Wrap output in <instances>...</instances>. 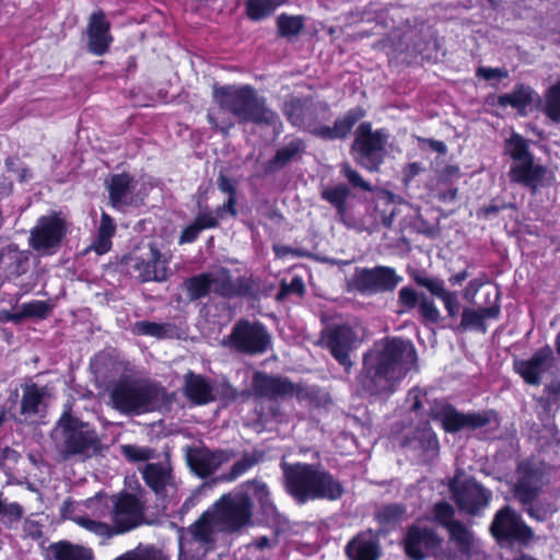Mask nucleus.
<instances>
[{"label": "nucleus", "instance_id": "1", "mask_svg": "<svg viewBox=\"0 0 560 560\" xmlns=\"http://www.w3.org/2000/svg\"><path fill=\"white\" fill-rule=\"evenodd\" d=\"M416 362L417 350L410 340L385 337L363 353L358 385L363 395L386 398L397 390Z\"/></svg>", "mask_w": 560, "mask_h": 560}, {"label": "nucleus", "instance_id": "2", "mask_svg": "<svg viewBox=\"0 0 560 560\" xmlns=\"http://www.w3.org/2000/svg\"><path fill=\"white\" fill-rule=\"evenodd\" d=\"M325 101L315 102L312 96H291L284 101L281 110L287 121L323 141L345 140L353 127L366 116L363 106L349 108L335 119L332 126L320 122V114L329 112Z\"/></svg>", "mask_w": 560, "mask_h": 560}, {"label": "nucleus", "instance_id": "3", "mask_svg": "<svg viewBox=\"0 0 560 560\" xmlns=\"http://www.w3.org/2000/svg\"><path fill=\"white\" fill-rule=\"evenodd\" d=\"M285 491L299 504L308 501H337L345 493L343 486L326 469L308 463L282 464Z\"/></svg>", "mask_w": 560, "mask_h": 560}, {"label": "nucleus", "instance_id": "4", "mask_svg": "<svg viewBox=\"0 0 560 560\" xmlns=\"http://www.w3.org/2000/svg\"><path fill=\"white\" fill-rule=\"evenodd\" d=\"M213 98L222 110L234 115L241 124L272 127L279 122V115L266 105V100L249 84L214 85Z\"/></svg>", "mask_w": 560, "mask_h": 560}, {"label": "nucleus", "instance_id": "5", "mask_svg": "<svg viewBox=\"0 0 560 560\" xmlns=\"http://www.w3.org/2000/svg\"><path fill=\"white\" fill-rule=\"evenodd\" d=\"M166 389L158 382L120 378L112 387V407L122 415H141L156 408Z\"/></svg>", "mask_w": 560, "mask_h": 560}, {"label": "nucleus", "instance_id": "6", "mask_svg": "<svg viewBox=\"0 0 560 560\" xmlns=\"http://www.w3.org/2000/svg\"><path fill=\"white\" fill-rule=\"evenodd\" d=\"M353 136L350 154L355 163L368 172H378L387 154L388 130L373 129L371 121H361Z\"/></svg>", "mask_w": 560, "mask_h": 560}, {"label": "nucleus", "instance_id": "7", "mask_svg": "<svg viewBox=\"0 0 560 560\" xmlns=\"http://www.w3.org/2000/svg\"><path fill=\"white\" fill-rule=\"evenodd\" d=\"M516 475L517 482L514 486V495L525 506L530 517L545 521L557 511V506L550 502L534 504L542 485L544 469L540 463L524 460L518 465Z\"/></svg>", "mask_w": 560, "mask_h": 560}, {"label": "nucleus", "instance_id": "8", "mask_svg": "<svg viewBox=\"0 0 560 560\" xmlns=\"http://www.w3.org/2000/svg\"><path fill=\"white\" fill-rule=\"evenodd\" d=\"M217 518L208 508L179 539L178 560H203L217 547Z\"/></svg>", "mask_w": 560, "mask_h": 560}, {"label": "nucleus", "instance_id": "9", "mask_svg": "<svg viewBox=\"0 0 560 560\" xmlns=\"http://www.w3.org/2000/svg\"><path fill=\"white\" fill-rule=\"evenodd\" d=\"M58 427L66 456L88 455L90 452L96 454L101 451V440L95 428L73 416L70 407L62 412Z\"/></svg>", "mask_w": 560, "mask_h": 560}, {"label": "nucleus", "instance_id": "10", "mask_svg": "<svg viewBox=\"0 0 560 560\" xmlns=\"http://www.w3.org/2000/svg\"><path fill=\"white\" fill-rule=\"evenodd\" d=\"M209 509L226 532H240L252 523L253 501L247 492L222 494Z\"/></svg>", "mask_w": 560, "mask_h": 560}, {"label": "nucleus", "instance_id": "11", "mask_svg": "<svg viewBox=\"0 0 560 560\" xmlns=\"http://www.w3.org/2000/svg\"><path fill=\"white\" fill-rule=\"evenodd\" d=\"M118 270L135 277L141 283L164 282L170 277L167 261L162 259V253L153 244L149 245V252L145 255H124L118 262Z\"/></svg>", "mask_w": 560, "mask_h": 560}, {"label": "nucleus", "instance_id": "12", "mask_svg": "<svg viewBox=\"0 0 560 560\" xmlns=\"http://www.w3.org/2000/svg\"><path fill=\"white\" fill-rule=\"evenodd\" d=\"M225 343L237 353L257 355L271 348V336L260 322L242 318L234 324Z\"/></svg>", "mask_w": 560, "mask_h": 560}, {"label": "nucleus", "instance_id": "13", "mask_svg": "<svg viewBox=\"0 0 560 560\" xmlns=\"http://www.w3.org/2000/svg\"><path fill=\"white\" fill-rule=\"evenodd\" d=\"M110 524L117 535L127 534L139 527L144 521V508L138 497L122 490L112 494L105 502Z\"/></svg>", "mask_w": 560, "mask_h": 560}, {"label": "nucleus", "instance_id": "14", "mask_svg": "<svg viewBox=\"0 0 560 560\" xmlns=\"http://www.w3.org/2000/svg\"><path fill=\"white\" fill-rule=\"evenodd\" d=\"M430 417L440 422L445 431L452 433L464 429L476 430L488 424H499L497 413L492 410L463 413L444 401L434 402Z\"/></svg>", "mask_w": 560, "mask_h": 560}, {"label": "nucleus", "instance_id": "15", "mask_svg": "<svg viewBox=\"0 0 560 560\" xmlns=\"http://www.w3.org/2000/svg\"><path fill=\"white\" fill-rule=\"evenodd\" d=\"M67 233V221L60 213L42 215L30 231L28 245L43 256L52 255L61 246Z\"/></svg>", "mask_w": 560, "mask_h": 560}, {"label": "nucleus", "instance_id": "16", "mask_svg": "<svg viewBox=\"0 0 560 560\" xmlns=\"http://www.w3.org/2000/svg\"><path fill=\"white\" fill-rule=\"evenodd\" d=\"M402 277L394 268L376 266L373 268H357L353 276L355 289L361 293L376 294L394 291Z\"/></svg>", "mask_w": 560, "mask_h": 560}, {"label": "nucleus", "instance_id": "17", "mask_svg": "<svg viewBox=\"0 0 560 560\" xmlns=\"http://www.w3.org/2000/svg\"><path fill=\"white\" fill-rule=\"evenodd\" d=\"M450 490L459 510L470 515H478L489 505L492 498L491 491L472 479L463 482L454 479Z\"/></svg>", "mask_w": 560, "mask_h": 560}, {"label": "nucleus", "instance_id": "18", "mask_svg": "<svg viewBox=\"0 0 560 560\" xmlns=\"http://www.w3.org/2000/svg\"><path fill=\"white\" fill-rule=\"evenodd\" d=\"M235 457L233 450H214L202 446L186 447V463L189 469L200 479L212 476L222 464Z\"/></svg>", "mask_w": 560, "mask_h": 560}, {"label": "nucleus", "instance_id": "19", "mask_svg": "<svg viewBox=\"0 0 560 560\" xmlns=\"http://www.w3.org/2000/svg\"><path fill=\"white\" fill-rule=\"evenodd\" d=\"M322 342L342 366L352 365L350 353L354 349L357 334L349 325H332L322 331Z\"/></svg>", "mask_w": 560, "mask_h": 560}, {"label": "nucleus", "instance_id": "20", "mask_svg": "<svg viewBox=\"0 0 560 560\" xmlns=\"http://www.w3.org/2000/svg\"><path fill=\"white\" fill-rule=\"evenodd\" d=\"M490 529L498 540L526 542L533 537L532 529L510 506H504L495 513Z\"/></svg>", "mask_w": 560, "mask_h": 560}, {"label": "nucleus", "instance_id": "21", "mask_svg": "<svg viewBox=\"0 0 560 560\" xmlns=\"http://www.w3.org/2000/svg\"><path fill=\"white\" fill-rule=\"evenodd\" d=\"M292 388L293 382L287 376L255 371L252 377L253 396L267 399L270 402L290 398Z\"/></svg>", "mask_w": 560, "mask_h": 560}, {"label": "nucleus", "instance_id": "22", "mask_svg": "<svg viewBox=\"0 0 560 560\" xmlns=\"http://www.w3.org/2000/svg\"><path fill=\"white\" fill-rule=\"evenodd\" d=\"M348 560H381L383 556L380 532L365 528L352 536L345 546Z\"/></svg>", "mask_w": 560, "mask_h": 560}, {"label": "nucleus", "instance_id": "23", "mask_svg": "<svg viewBox=\"0 0 560 560\" xmlns=\"http://www.w3.org/2000/svg\"><path fill=\"white\" fill-rule=\"evenodd\" d=\"M88 49L94 56H104L114 40L110 34V23L103 10L93 12L89 19Z\"/></svg>", "mask_w": 560, "mask_h": 560}, {"label": "nucleus", "instance_id": "24", "mask_svg": "<svg viewBox=\"0 0 560 560\" xmlns=\"http://www.w3.org/2000/svg\"><path fill=\"white\" fill-rule=\"evenodd\" d=\"M244 486L249 489L253 499L258 504L262 521L267 525L280 527L287 523V520L273 503L269 487L264 480L259 478L249 479Z\"/></svg>", "mask_w": 560, "mask_h": 560}, {"label": "nucleus", "instance_id": "25", "mask_svg": "<svg viewBox=\"0 0 560 560\" xmlns=\"http://www.w3.org/2000/svg\"><path fill=\"white\" fill-rule=\"evenodd\" d=\"M552 361V350L547 346L537 350L527 360H516L514 368L526 383L538 385L541 382L542 375L551 368Z\"/></svg>", "mask_w": 560, "mask_h": 560}, {"label": "nucleus", "instance_id": "26", "mask_svg": "<svg viewBox=\"0 0 560 560\" xmlns=\"http://www.w3.org/2000/svg\"><path fill=\"white\" fill-rule=\"evenodd\" d=\"M218 284L215 295L225 300L234 298L254 299L258 292V285L253 276H241L233 280L230 270L226 268H222L221 281Z\"/></svg>", "mask_w": 560, "mask_h": 560}, {"label": "nucleus", "instance_id": "27", "mask_svg": "<svg viewBox=\"0 0 560 560\" xmlns=\"http://www.w3.org/2000/svg\"><path fill=\"white\" fill-rule=\"evenodd\" d=\"M546 174L547 168L536 163L534 156L518 163H512L509 171L511 182L528 187L533 192L544 185Z\"/></svg>", "mask_w": 560, "mask_h": 560}, {"label": "nucleus", "instance_id": "28", "mask_svg": "<svg viewBox=\"0 0 560 560\" xmlns=\"http://www.w3.org/2000/svg\"><path fill=\"white\" fill-rule=\"evenodd\" d=\"M183 393L195 406H205L215 400L210 380L192 371L184 375Z\"/></svg>", "mask_w": 560, "mask_h": 560}, {"label": "nucleus", "instance_id": "29", "mask_svg": "<svg viewBox=\"0 0 560 560\" xmlns=\"http://www.w3.org/2000/svg\"><path fill=\"white\" fill-rule=\"evenodd\" d=\"M306 144L301 138H293L291 141L279 148L275 155L264 164L265 174H273L283 170L288 164L301 160L305 152Z\"/></svg>", "mask_w": 560, "mask_h": 560}, {"label": "nucleus", "instance_id": "30", "mask_svg": "<svg viewBox=\"0 0 560 560\" xmlns=\"http://www.w3.org/2000/svg\"><path fill=\"white\" fill-rule=\"evenodd\" d=\"M220 281L221 273L215 277L211 272H201L186 278L183 281L182 288L189 301H199L209 296L211 292L215 294Z\"/></svg>", "mask_w": 560, "mask_h": 560}, {"label": "nucleus", "instance_id": "31", "mask_svg": "<svg viewBox=\"0 0 560 560\" xmlns=\"http://www.w3.org/2000/svg\"><path fill=\"white\" fill-rule=\"evenodd\" d=\"M135 188V178L129 173H119L110 176L108 180V196L114 208L120 209L131 205V194Z\"/></svg>", "mask_w": 560, "mask_h": 560}, {"label": "nucleus", "instance_id": "32", "mask_svg": "<svg viewBox=\"0 0 560 560\" xmlns=\"http://www.w3.org/2000/svg\"><path fill=\"white\" fill-rule=\"evenodd\" d=\"M48 396L47 386L39 387L35 383L22 386V398L20 401V415L26 420L30 417L37 416L45 410V398Z\"/></svg>", "mask_w": 560, "mask_h": 560}, {"label": "nucleus", "instance_id": "33", "mask_svg": "<svg viewBox=\"0 0 560 560\" xmlns=\"http://www.w3.org/2000/svg\"><path fill=\"white\" fill-rule=\"evenodd\" d=\"M538 94L524 84H517L512 92L502 94L498 97V105L501 107L511 106L518 114L524 115L528 107L538 100Z\"/></svg>", "mask_w": 560, "mask_h": 560}, {"label": "nucleus", "instance_id": "34", "mask_svg": "<svg viewBox=\"0 0 560 560\" xmlns=\"http://www.w3.org/2000/svg\"><path fill=\"white\" fill-rule=\"evenodd\" d=\"M407 508L402 503H388L382 505L374 514L375 522L380 525V535L388 534L404 518Z\"/></svg>", "mask_w": 560, "mask_h": 560}, {"label": "nucleus", "instance_id": "35", "mask_svg": "<svg viewBox=\"0 0 560 560\" xmlns=\"http://www.w3.org/2000/svg\"><path fill=\"white\" fill-rule=\"evenodd\" d=\"M500 314V306L498 304L479 310L465 308L462 313L460 327L464 330L475 329L481 332L487 331L485 320L488 318H497Z\"/></svg>", "mask_w": 560, "mask_h": 560}, {"label": "nucleus", "instance_id": "36", "mask_svg": "<svg viewBox=\"0 0 560 560\" xmlns=\"http://www.w3.org/2000/svg\"><path fill=\"white\" fill-rule=\"evenodd\" d=\"M54 560H93L91 548L72 544L68 540L52 542L48 548Z\"/></svg>", "mask_w": 560, "mask_h": 560}, {"label": "nucleus", "instance_id": "37", "mask_svg": "<svg viewBox=\"0 0 560 560\" xmlns=\"http://www.w3.org/2000/svg\"><path fill=\"white\" fill-rule=\"evenodd\" d=\"M171 477V470L160 463H149L142 471L145 485L156 494L165 492Z\"/></svg>", "mask_w": 560, "mask_h": 560}, {"label": "nucleus", "instance_id": "38", "mask_svg": "<svg viewBox=\"0 0 560 560\" xmlns=\"http://www.w3.org/2000/svg\"><path fill=\"white\" fill-rule=\"evenodd\" d=\"M451 541L456 546L464 559H468L476 547L474 534L462 523L451 524L447 529Z\"/></svg>", "mask_w": 560, "mask_h": 560}, {"label": "nucleus", "instance_id": "39", "mask_svg": "<svg viewBox=\"0 0 560 560\" xmlns=\"http://www.w3.org/2000/svg\"><path fill=\"white\" fill-rule=\"evenodd\" d=\"M176 326L171 323H155L150 320H138L132 325L131 331L136 336H150L156 339L172 338Z\"/></svg>", "mask_w": 560, "mask_h": 560}, {"label": "nucleus", "instance_id": "40", "mask_svg": "<svg viewBox=\"0 0 560 560\" xmlns=\"http://www.w3.org/2000/svg\"><path fill=\"white\" fill-rule=\"evenodd\" d=\"M397 205L394 201L392 195L386 194L380 196L374 203L373 218L377 225L385 229H390L393 225L394 218L396 215Z\"/></svg>", "mask_w": 560, "mask_h": 560}, {"label": "nucleus", "instance_id": "41", "mask_svg": "<svg viewBox=\"0 0 560 560\" xmlns=\"http://www.w3.org/2000/svg\"><path fill=\"white\" fill-rule=\"evenodd\" d=\"M350 194V188L347 185L337 184L323 189L320 197L329 202L336 209L337 215L342 219L347 213V201Z\"/></svg>", "mask_w": 560, "mask_h": 560}, {"label": "nucleus", "instance_id": "42", "mask_svg": "<svg viewBox=\"0 0 560 560\" xmlns=\"http://www.w3.org/2000/svg\"><path fill=\"white\" fill-rule=\"evenodd\" d=\"M504 152L511 156L513 163H518L534 156L529 151L528 140L515 132L505 140Z\"/></svg>", "mask_w": 560, "mask_h": 560}, {"label": "nucleus", "instance_id": "43", "mask_svg": "<svg viewBox=\"0 0 560 560\" xmlns=\"http://www.w3.org/2000/svg\"><path fill=\"white\" fill-rule=\"evenodd\" d=\"M401 545L409 559L420 560V518H417L407 529Z\"/></svg>", "mask_w": 560, "mask_h": 560}, {"label": "nucleus", "instance_id": "44", "mask_svg": "<svg viewBox=\"0 0 560 560\" xmlns=\"http://www.w3.org/2000/svg\"><path fill=\"white\" fill-rule=\"evenodd\" d=\"M75 522L84 529L95 534L103 539H110L115 536H118L112 524L92 520L89 516H79Z\"/></svg>", "mask_w": 560, "mask_h": 560}, {"label": "nucleus", "instance_id": "45", "mask_svg": "<svg viewBox=\"0 0 560 560\" xmlns=\"http://www.w3.org/2000/svg\"><path fill=\"white\" fill-rule=\"evenodd\" d=\"M114 560H167V558L154 546L139 545L135 549L124 552Z\"/></svg>", "mask_w": 560, "mask_h": 560}, {"label": "nucleus", "instance_id": "46", "mask_svg": "<svg viewBox=\"0 0 560 560\" xmlns=\"http://www.w3.org/2000/svg\"><path fill=\"white\" fill-rule=\"evenodd\" d=\"M277 27L281 37L296 36L304 27L303 18L282 13L277 18Z\"/></svg>", "mask_w": 560, "mask_h": 560}, {"label": "nucleus", "instance_id": "47", "mask_svg": "<svg viewBox=\"0 0 560 560\" xmlns=\"http://www.w3.org/2000/svg\"><path fill=\"white\" fill-rule=\"evenodd\" d=\"M306 293L305 283L300 276H294L290 282L281 280L279 291L276 295L277 302H283L290 295H296L298 298H304Z\"/></svg>", "mask_w": 560, "mask_h": 560}, {"label": "nucleus", "instance_id": "48", "mask_svg": "<svg viewBox=\"0 0 560 560\" xmlns=\"http://www.w3.org/2000/svg\"><path fill=\"white\" fill-rule=\"evenodd\" d=\"M245 11L252 21H261L275 12L269 0H247Z\"/></svg>", "mask_w": 560, "mask_h": 560}, {"label": "nucleus", "instance_id": "49", "mask_svg": "<svg viewBox=\"0 0 560 560\" xmlns=\"http://www.w3.org/2000/svg\"><path fill=\"white\" fill-rule=\"evenodd\" d=\"M221 108L218 112L210 109L207 114V120L213 130L221 132L223 136H229L235 122Z\"/></svg>", "mask_w": 560, "mask_h": 560}, {"label": "nucleus", "instance_id": "50", "mask_svg": "<svg viewBox=\"0 0 560 560\" xmlns=\"http://www.w3.org/2000/svg\"><path fill=\"white\" fill-rule=\"evenodd\" d=\"M259 463V457L255 453H245L241 459L236 460L229 472L226 474V480L234 481L254 466Z\"/></svg>", "mask_w": 560, "mask_h": 560}, {"label": "nucleus", "instance_id": "51", "mask_svg": "<svg viewBox=\"0 0 560 560\" xmlns=\"http://www.w3.org/2000/svg\"><path fill=\"white\" fill-rule=\"evenodd\" d=\"M440 444L436 434L430 429H422V463H433L439 457Z\"/></svg>", "mask_w": 560, "mask_h": 560}, {"label": "nucleus", "instance_id": "52", "mask_svg": "<svg viewBox=\"0 0 560 560\" xmlns=\"http://www.w3.org/2000/svg\"><path fill=\"white\" fill-rule=\"evenodd\" d=\"M320 390L315 386H307L301 383H293L290 397L295 396L299 401H306L319 406Z\"/></svg>", "mask_w": 560, "mask_h": 560}, {"label": "nucleus", "instance_id": "53", "mask_svg": "<svg viewBox=\"0 0 560 560\" xmlns=\"http://www.w3.org/2000/svg\"><path fill=\"white\" fill-rule=\"evenodd\" d=\"M545 112L553 121H560V81L548 90Z\"/></svg>", "mask_w": 560, "mask_h": 560}, {"label": "nucleus", "instance_id": "54", "mask_svg": "<svg viewBox=\"0 0 560 560\" xmlns=\"http://www.w3.org/2000/svg\"><path fill=\"white\" fill-rule=\"evenodd\" d=\"M121 454L131 463H139L149 460L153 451L149 447L138 446L136 444L121 445Z\"/></svg>", "mask_w": 560, "mask_h": 560}, {"label": "nucleus", "instance_id": "55", "mask_svg": "<svg viewBox=\"0 0 560 560\" xmlns=\"http://www.w3.org/2000/svg\"><path fill=\"white\" fill-rule=\"evenodd\" d=\"M342 175L348 179L349 184L363 191H372V185L365 180L358 171L352 168L349 164H343L341 167Z\"/></svg>", "mask_w": 560, "mask_h": 560}, {"label": "nucleus", "instance_id": "56", "mask_svg": "<svg viewBox=\"0 0 560 560\" xmlns=\"http://www.w3.org/2000/svg\"><path fill=\"white\" fill-rule=\"evenodd\" d=\"M434 518L436 522H439L441 525L450 528L451 524L458 523L457 521L453 520L454 516V509L451 504L446 502H440L436 503L433 510Z\"/></svg>", "mask_w": 560, "mask_h": 560}, {"label": "nucleus", "instance_id": "57", "mask_svg": "<svg viewBox=\"0 0 560 560\" xmlns=\"http://www.w3.org/2000/svg\"><path fill=\"white\" fill-rule=\"evenodd\" d=\"M23 516V508L16 503H3L0 500V520L2 522H18Z\"/></svg>", "mask_w": 560, "mask_h": 560}, {"label": "nucleus", "instance_id": "58", "mask_svg": "<svg viewBox=\"0 0 560 560\" xmlns=\"http://www.w3.org/2000/svg\"><path fill=\"white\" fill-rule=\"evenodd\" d=\"M441 542L438 535L422 527V549L425 548L429 553L435 555L441 547Z\"/></svg>", "mask_w": 560, "mask_h": 560}, {"label": "nucleus", "instance_id": "59", "mask_svg": "<svg viewBox=\"0 0 560 560\" xmlns=\"http://www.w3.org/2000/svg\"><path fill=\"white\" fill-rule=\"evenodd\" d=\"M219 218L220 217H218V214L213 215L211 211H206L198 213L194 222L201 231L206 229H215L219 226Z\"/></svg>", "mask_w": 560, "mask_h": 560}, {"label": "nucleus", "instance_id": "60", "mask_svg": "<svg viewBox=\"0 0 560 560\" xmlns=\"http://www.w3.org/2000/svg\"><path fill=\"white\" fill-rule=\"evenodd\" d=\"M115 232H116V224L114 222V219L109 214L103 212L101 215V222H100L97 234L102 235V237L113 238V236L115 235Z\"/></svg>", "mask_w": 560, "mask_h": 560}, {"label": "nucleus", "instance_id": "61", "mask_svg": "<svg viewBox=\"0 0 560 560\" xmlns=\"http://www.w3.org/2000/svg\"><path fill=\"white\" fill-rule=\"evenodd\" d=\"M477 75L479 78H482L487 81L490 80H502L508 78L509 72L508 70L503 68H487V67H479L477 69Z\"/></svg>", "mask_w": 560, "mask_h": 560}, {"label": "nucleus", "instance_id": "62", "mask_svg": "<svg viewBox=\"0 0 560 560\" xmlns=\"http://www.w3.org/2000/svg\"><path fill=\"white\" fill-rule=\"evenodd\" d=\"M25 313L28 316L46 318L49 313V306L44 301H33L25 306Z\"/></svg>", "mask_w": 560, "mask_h": 560}, {"label": "nucleus", "instance_id": "63", "mask_svg": "<svg viewBox=\"0 0 560 560\" xmlns=\"http://www.w3.org/2000/svg\"><path fill=\"white\" fill-rule=\"evenodd\" d=\"M422 288H427L433 295L442 300L450 293L444 288V283L441 280L438 279H423L422 278Z\"/></svg>", "mask_w": 560, "mask_h": 560}, {"label": "nucleus", "instance_id": "64", "mask_svg": "<svg viewBox=\"0 0 560 560\" xmlns=\"http://www.w3.org/2000/svg\"><path fill=\"white\" fill-rule=\"evenodd\" d=\"M418 302L417 292L409 288L405 287L399 291V304L405 308H413Z\"/></svg>", "mask_w": 560, "mask_h": 560}]
</instances>
